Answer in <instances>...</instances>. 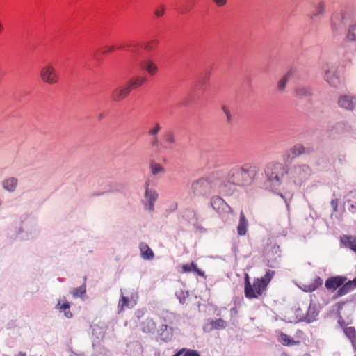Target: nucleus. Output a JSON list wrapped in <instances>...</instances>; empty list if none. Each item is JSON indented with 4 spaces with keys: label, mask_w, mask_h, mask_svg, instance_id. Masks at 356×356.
<instances>
[{
    "label": "nucleus",
    "mask_w": 356,
    "mask_h": 356,
    "mask_svg": "<svg viewBox=\"0 0 356 356\" xmlns=\"http://www.w3.org/2000/svg\"><path fill=\"white\" fill-rule=\"evenodd\" d=\"M274 275L275 271L268 270L264 277L254 278L253 283L250 285V293L244 292L245 297L248 299L258 298L266 291L267 286Z\"/></svg>",
    "instance_id": "obj_1"
},
{
    "label": "nucleus",
    "mask_w": 356,
    "mask_h": 356,
    "mask_svg": "<svg viewBox=\"0 0 356 356\" xmlns=\"http://www.w3.org/2000/svg\"><path fill=\"white\" fill-rule=\"evenodd\" d=\"M286 173V168L280 163H270L265 170L267 181L273 186H279Z\"/></svg>",
    "instance_id": "obj_2"
},
{
    "label": "nucleus",
    "mask_w": 356,
    "mask_h": 356,
    "mask_svg": "<svg viewBox=\"0 0 356 356\" xmlns=\"http://www.w3.org/2000/svg\"><path fill=\"white\" fill-rule=\"evenodd\" d=\"M250 167L247 165L235 166L228 172L229 182L234 185L244 186L248 184L250 177Z\"/></svg>",
    "instance_id": "obj_3"
},
{
    "label": "nucleus",
    "mask_w": 356,
    "mask_h": 356,
    "mask_svg": "<svg viewBox=\"0 0 356 356\" xmlns=\"http://www.w3.org/2000/svg\"><path fill=\"white\" fill-rule=\"evenodd\" d=\"M218 187L220 191L224 192V186L221 184L212 183L211 178H202L194 181L192 184L191 189L193 192L198 195H207L210 193L211 189Z\"/></svg>",
    "instance_id": "obj_4"
},
{
    "label": "nucleus",
    "mask_w": 356,
    "mask_h": 356,
    "mask_svg": "<svg viewBox=\"0 0 356 356\" xmlns=\"http://www.w3.org/2000/svg\"><path fill=\"white\" fill-rule=\"evenodd\" d=\"M41 81L47 85H56L60 81V75L52 63H47L40 70Z\"/></svg>",
    "instance_id": "obj_5"
},
{
    "label": "nucleus",
    "mask_w": 356,
    "mask_h": 356,
    "mask_svg": "<svg viewBox=\"0 0 356 356\" xmlns=\"http://www.w3.org/2000/svg\"><path fill=\"white\" fill-rule=\"evenodd\" d=\"M312 174V168L306 164L294 165L291 171L293 181L298 185L308 180Z\"/></svg>",
    "instance_id": "obj_6"
},
{
    "label": "nucleus",
    "mask_w": 356,
    "mask_h": 356,
    "mask_svg": "<svg viewBox=\"0 0 356 356\" xmlns=\"http://www.w3.org/2000/svg\"><path fill=\"white\" fill-rule=\"evenodd\" d=\"M309 152V149L302 144H296L285 152L284 154V161L286 163H290L295 158L304 154H308Z\"/></svg>",
    "instance_id": "obj_7"
},
{
    "label": "nucleus",
    "mask_w": 356,
    "mask_h": 356,
    "mask_svg": "<svg viewBox=\"0 0 356 356\" xmlns=\"http://www.w3.org/2000/svg\"><path fill=\"white\" fill-rule=\"evenodd\" d=\"M325 79L333 87H337L341 83V79L337 69L333 65H327L325 71Z\"/></svg>",
    "instance_id": "obj_8"
},
{
    "label": "nucleus",
    "mask_w": 356,
    "mask_h": 356,
    "mask_svg": "<svg viewBox=\"0 0 356 356\" xmlns=\"http://www.w3.org/2000/svg\"><path fill=\"white\" fill-rule=\"evenodd\" d=\"M149 183L147 182L145 184V198L147 201V204L145 205V209L150 211H154V203L158 199V193L155 190L149 188Z\"/></svg>",
    "instance_id": "obj_9"
},
{
    "label": "nucleus",
    "mask_w": 356,
    "mask_h": 356,
    "mask_svg": "<svg viewBox=\"0 0 356 356\" xmlns=\"http://www.w3.org/2000/svg\"><path fill=\"white\" fill-rule=\"evenodd\" d=\"M211 204L213 209L219 213L226 212L227 210L232 212L230 207L222 197L219 196L213 197L211 199Z\"/></svg>",
    "instance_id": "obj_10"
},
{
    "label": "nucleus",
    "mask_w": 356,
    "mask_h": 356,
    "mask_svg": "<svg viewBox=\"0 0 356 356\" xmlns=\"http://www.w3.org/2000/svg\"><path fill=\"white\" fill-rule=\"evenodd\" d=\"M131 90L127 83L122 86L116 88L112 92V98L115 102H121L130 94Z\"/></svg>",
    "instance_id": "obj_11"
},
{
    "label": "nucleus",
    "mask_w": 356,
    "mask_h": 356,
    "mask_svg": "<svg viewBox=\"0 0 356 356\" xmlns=\"http://www.w3.org/2000/svg\"><path fill=\"white\" fill-rule=\"evenodd\" d=\"M346 280V277L342 276L331 277L326 280L325 286L329 290H336L340 288Z\"/></svg>",
    "instance_id": "obj_12"
},
{
    "label": "nucleus",
    "mask_w": 356,
    "mask_h": 356,
    "mask_svg": "<svg viewBox=\"0 0 356 356\" xmlns=\"http://www.w3.org/2000/svg\"><path fill=\"white\" fill-rule=\"evenodd\" d=\"M17 185L18 179L14 177H8L2 181L3 188L9 193H13L16 190Z\"/></svg>",
    "instance_id": "obj_13"
},
{
    "label": "nucleus",
    "mask_w": 356,
    "mask_h": 356,
    "mask_svg": "<svg viewBox=\"0 0 356 356\" xmlns=\"http://www.w3.org/2000/svg\"><path fill=\"white\" fill-rule=\"evenodd\" d=\"M139 249L140 251V256L145 260H152L154 257V253L149 245L142 242L139 244Z\"/></svg>",
    "instance_id": "obj_14"
},
{
    "label": "nucleus",
    "mask_w": 356,
    "mask_h": 356,
    "mask_svg": "<svg viewBox=\"0 0 356 356\" xmlns=\"http://www.w3.org/2000/svg\"><path fill=\"white\" fill-rule=\"evenodd\" d=\"M356 288V277L353 280L344 282L337 291V296H342L352 291Z\"/></svg>",
    "instance_id": "obj_15"
},
{
    "label": "nucleus",
    "mask_w": 356,
    "mask_h": 356,
    "mask_svg": "<svg viewBox=\"0 0 356 356\" xmlns=\"http://www.w3.org/2000/svg\"><path fill=\"white\" fill-rule=\"evenodd\" d=\"M338 104L340 107L347 110H352L355 106L353 97H350L349 95L341 96L339 98Z\"/></svg>",
    "instance_id": "obj_16"
},
{
    "label": "nucleus",
    "mask_w": 356,
    "mask_h": 356,
    "mask_svg": "<svg viewBox=\"0 0 356 356\" xmlns=\"http://www.w3.org/2000/svg\"><path fill=\"white\" fill-rule=\"evenodd\" d=\"M277 340L280 343H281L283 346H292L295 345L300 344V341L299 340H294L290 336L284 334L283 332H280L277 337Z\"/></svg>",
    "instance_id": "obj_17"
},
{
    "label": "nucleus",
    "mask_w": 356,
    "mask_h": 356,
    "mask_svg": "<svg viewBox=\"0 0 356 356\" xmlns=\"http://www.w3.org/2000/svg\"><path fill=\"white\" fill-rule=\"evenodd\" d=\"M248 222L243 211L240 213L238 225L237 226V232L239 236H244L247 233Z\"/></svg>",
    "instance_id": "obj_18"
},
{
    "label": "nucleus",
    "mask_w": 356,
    "mask_h": 356,
    "mask_svg": "<svg viewBox=\"0 0 356 356\" xmlns=\"http://www.w3.org/2000/svg\"><path fill=\"white\" fill-rule=\"evenodd\" d=\"M140 328L144 333H154L156 329V324L152 318H147L141 323Z\"/></svg>",
    "instance_id": "obj_19"
},
{
    "label": "nucleus",
    "mask_w": 356,
    "mask_h": 356,
    "mask_svg": "<svg viewBox=\"0 0 356 356\" xmlns=\"http://www.w3.org/2000/svg\"><path fill=\"white\" fill-rule=\"evenodd\" d=\"M142 67L151 76L155 75L158 72V65L152 60L148 59L142 63Z\"/></svg>",
    "instance_id": "obj_20"
},
{
    "label": "nucleus",
    "mask_w": 356,
    "mask_h": 356,
    "mask_svg": "<svg viewBox=\"0 0 356 356\" xmlns=\"http://www.w3.org/2000/svg\"><path fill=\"white\" fill-rule=\"evenodd\" d=\"M227 322L222 318H218L216 320L212 321L209 325H207L204 328L208 332H210L213 330H221L224 329L227 327Z\"/></svg>",
    "instance_id": "obj_21"
},
{
    "label": "nucleus",
    "mask_w": 356,
    "mask_h": 356,
    "mask_svg": "<svg viewBox=\"0 0 356 356\" xmlns=\"http://www.w3.org/2000/svg\"><path fill=\"white\" fill-rule=\"evenodd\" d=\"M146 78L143 76H134L132 77L127 84L130 86L131 90H132L134 88H137L141 86L145 81Z\"/></svg>",
    "instance_id": "obj_22"
},
{
    "label": "nucleus",
    "mask_w": 356,
    "mask_h": 356,
    "mask_svg": "<svg viewBox=\"0 0 356 356\" xmlns=\"http://www.w3.org/2000/svg\"><path fill=\"white\" fill-rule=\"evenodd\" d=\"M182 269L184 273H191L193 271L201 277L204 276V273L202 270H200L194 262H191V264H183Z\"/></svg>",
    "instance_id": "obj_23"
},
{
    "label": "nucleus",
    "mask_w": 356,
    "mask_h": 356,
    "mask_svg": "<svg viewBox=\"0 0 356 356\" xmlns=\"http://www.w3.org/2000/svg\"><path fill=\"white\" fill-rule=\"evenodd\" d=\"M341 241L346 247L356 252V236H343Z\"/></svg>",
    "instance_id": "obj_24"
},
{
    "label": "nucleus",
    "mask_w": 356,
    "mask_h": 356,
    "mask_svg": "<svg viewBox=\"0 0 356 356\" xmlns=\"http://www.w3.org/2000/svg\"><path fill=\"white\" fill-rule=\"evenodd\" d=\"M70 302L67 300L63 301V303L60 301H58L56 308L60 310V312H64L65 316L70 318L72 317V313L70 310Z\"/></svg>",
    "instance_id": "obj_25"
},
{
    "label": "nucleus",
    "mask_w": 356,
    "mask_h": 356,
    "mask_svg": "<svg viewBox=\"0 0 356 356\" xmlns=\"http://www.w3.org/2000/svg\"><path fill=\"white\" fill-rule=\"evenodd\" d=\"M325 4L324 2L320 1V2L317 3L314 6V10L312 13V14L309 15V17L311 19H313L314 17L322 15L325 12Z\"/></svg>",
    "instance_id": "obj_26"
},
{
    "label": "nucleus",
    "mask_w": 356,
    "mask_h": 356,
    "mask_svg": "<svg viewBox=\"0 0 356 356\" xmlns=\"http://www.w3.org/2000/svg\"><path fill=\"white\" fill-rule=\"evenodd\" d=\"M343 332L350 341L352 346L356 343V330L354 327L345 326Z\"/></svg>",
    "instance_id": "obj_27"
},
{
    "label": "nucleus",
    "mask_w": 356,
    "mask_h": 356,
    "mask_svg": "<svg viewBox=\"0 0 356 356\" xmlns=\"http://www.w3.org/2000/svg\"><path fill=\"white\" fill-rule=\"evenodd\" d=\"M149 169H150L151 173L153 175H156L158 174H162L165 172V168L154 161H150Z\"/></svg>",
    "instance_id": "obj_28"
},
{
    "label": "nucleus",
    "mask_w": 356,
    "mask_h": 356,
    "mask_svg": "<svg viewBox=\"0 0 356 356\" xmlns=\"http://www.w3.org/2000/svg\"><path fill=\"white\" fill-rule=\"evenodd\" d=\"M296 93L298 97L304 98L312 95V90L307 86H298L296 89Z\"/></svg>",
    "instance_id": "obj_29"
},
{
    "label": "nucleus",
    "mask_w": 356,
    "mask_h": 356,
    "mask_svg": "<svg viewBox=\"0 0 356 356\" xmlns=\"http://www.w3.org/2000/svg\"><path fill=\"white\" fill-rule=\"evenodd\" d=\"M168 327L167 325H162L159 330L161 338L165 341L170 340L172 337L171 330H168Z\"/></svg>",
    "instance_id": "obj_30"
},
{
    "label": "nucleus",
    "mask_w": 356,
    "mask_h": 356,
    "mask_svg": "<svg viewBox=\"0 0 356 356\" xmlns=\"http://www.w3.org/2000/svg\"><path fill=\"white\" fill-rule=\"evenodd\" d=\"M291 76V72H288L277 83V89L280 92H283L286 86L289 79Z\"/></svg>",
    "instance_id": "obj_31"
},
{
    "label": "nucleus",
    "mask_w": 356,
    "mask_h": 356,
    "mask_svg": "<svg viewBox=\"0 0 356 356\" xmlns=\"http://www.w3.org/2000/svg\"><path fill=\"white\" fill-rule=\"evenodd\" d=\"M346 40L348 42L356 41V24L349 27Z\"/></svg>",
    "instance_id": "obj_32"
},
{
    "label": "nucleus",
    "mask_w": 356,
    "mask_h": 356,
    "mask_svg": "<svg viewBox=\"0 0 356 356\" xmlns=\"http://www.w3.org/2000/svg\"><path fill=\"white\" fill-rule=\"evenodd\" d=\"M159 44V40L156 39H152L149 41L146 42L144 44V49L150 51L153 49H154Z\"/></svg>",
    "instance_id": "obj_33"
},
{
    "label": "nucleus",
    "mask_w": 356,
    "mask_h": 356,
    "mask_svg": "<svg viewBox=\"0 0 356 356\" xmlns=\"http://www.w3.org/2000/svg\"><path fill=\"white\" fill-rule=\"evenodd\" d=\"M343 29V26L341 22H336L334 17H332V31L335 34H339L341 33V30Z\"/></svg>",
    "instance_id": "obj_34"
},
{
    "label": "nucleus",
    "mask_w": 356,
    "mask_h": 356,
    "mask_svg": "<svg viewBox=\"0 0 356 356\" xmlns=\"http://www.w3.org/2000/svg\"><path fill=\"white\" fill-rule=\"evenodd\" d=\"M86 291V286L83 284L81 286H79L77 288H74L71 293L74 298L76 297H81L82 295H83Z\"/></svg>",
    "instance_id": "obj_35"
},
{
    "label": "nucleus",
    "mask_w": 356,
    "mask_h": 356,
    "mask_svg": "<svg viewBox=\"0 0 356 356\" xmlns=\"http://www.w3.org/2000/svg\"><path fill=\"white\" fill-rule=\"evenodd\" d=\"M129 299L124 296H122L118 302V308L120 312L124 311L125 308L129 307Z\"/></svg>",
    "instance_id": "obj_36"
},
{
    "label": "nucleus",
    "mask_w": 356,
    "mask_h": 356,
    "mask_svg": "<svg viewBox=\"0 0 356 356\" xmlns=\"http://www.w3.org/2000/svg\"><path fill=\"white\" fill-rule=\"evenodd\" d=\"M164 140L166 143L172 145L175 141V136L171 131H168L165 133Z\"/></svg>",
    "instance_id": "obj_37"
},
{
    "label": "nucleus",
    "mask_w": 356,
    "mask_h": 356,
    "mask_svg": "<svg viewBox=\"0 0 356 356\" xmlns=\"http://www.w3.org/2000/svg\"><path fill=\"white\" fill-rule=\"evenodd\" d=\"M165 6L163 4L161 5H159L158 6L155 10H154V15L157 17H162L163 15H164V13L165 11Z\"/></svg>",
    "instance_id": "obj_38"
},
{
    "label": "nucleus",
    "mask_w": 356,
    "mask_h": 356,
    "mask_svg": "<svg viewBox=\"0 0 356 356\" xmlns=\"http://www.w3.org/2000/svg\"><path fill=\"white\" fill-rule=\"evenodd\" d=\"M244 280V292L250 293V291H251L250 285L252 284V283L250 281V277L248 273L245 275Z\"/></svg>",
    "instance_id": "obj_39"
},
{
    "label": "nucleus",
    "mask_w": 356,
    "mask_h": 356,
    "mask_svg": "<svg viewBox=\"0 0 356 356\" xmlns=\"http://www.w3.org/2000/svg\"><path fill=\"white\" fill-rule=\"evenodd\" d=\"M160 130H161V126L159 125V124L156 123L154 125L153 127H152L149 130L148 134L150 136H156L157 134L159 132Z\"/></svg>",
    "instance_id": "obj_40"
},
{
    "label": "nucleus",
    "mask_w": 356,
    "mask_h": 356,
    "mask_svg": "<svg viewBox=\"0 0 356 356\" xmlns=\"http://www.w3.org/2000/svg\"><path fill=\"white\" fill-rule=\"evenodd\" d=\"M321 284H322L321 280L320 279V277H317L315 280V284H312V285H310L309 286L308 291H313L316 290L318 288V286L321 285Z\"/></svg>",
    "instance_id": "obj_41"
},
{
    "label": "nucleus",
    "mask_w": 356,
    "mask_h": 356,
    "mask_svg": "<svg viewBox=\"0 0 356 356\" xmlns=\"http://www.w3.org/2000/svg\"><path fill=\"white\" fill-rule=\"evenodd\" d=\"M222 109L223 113L226 115L227 121L228 122H230L232 120V115H231L229 108L226 106H223Z\"/></svg>",
    "instance_id": "obj_42"
},
{
    "label": "nucleus",
    "mask_w": 356,
    "mask_h": 356,
    "mask_svg": "<svg viewBox=\"0 0 356 356\" xmlns=\"http://www.w3.org/2000/svg\"><path fill=\"white\" fill-rule=\"evenodd\" d=\"M184 353V356H200L197 351L191 349L185 348Z\"/></svg>",
    "instance_id": "obj_43"
},
{
    "label": "nucleus",
    "mask_w": 356,
    "mask_h": 356,
    "mask_svg": "<svg viewBox=\"0 0 356 356\" xmlns=\"http://www.w3.org/2000/svg\"><path fill=\"white\" fill-rule=\"evenodd\" d=\"M218 7H223L227 3V0H212Z\"/></svg>",
    "instance_id": "obj_44"
},
{
    "label": "nucleus",
    "mask_w": 356,
    "mask_h": 356,
    "mask_svg": "<svg viewBox=\"0 0 356 356\" xmlns=\"http://www.w3.org/2000/svg\"><path fill=\"white\" fill-rule=\"evenodd\" d=\"M296 337L298 339V340L300 341V339H303L304 333L302 330H298L296 333Z\"/></svg>",
    "instance_id": "obj_45"
},
{
    "label": "nucleus",
    "mask_w": 356,
    "mask_h": 356,
    "mask_svg": "<svg viewBox=\"0 0 356 356\" xmlns=\"http://www.w3.org/2000/svg\"><path fill=\"white\" fill-rule=\"evenodd\" d=\"M158 144H159V140H158L157 136H154V138L152 140V143H151L152 146H153V147L157 146Z\"/></svg>",
    "instance_id": "obj_46"
},
{
    "label": "nucleus",
    "mask_w": 356,
    "mask_h": 356,
    "mask_svg": "<svg viewBox=\"0 0 356 356\" xmlns=\"http://www.w3.org/2000/svg\"><path fill=\"white\" fill-rule=\"evenodd\" d=\"M338 323L341 325V327H343V329L344 328L345 326H346V325L345 324L344 320L342 319L341 317H340V319L338 321Z\"/></svg>",
    "instance_id": "obj_47"
},
{
    "label": "nucleus",
    "mask_w": 356,
    "mask_h": 356,
    "mask_svg": "<svg viewBox=\"0 0 356 356\" xmlns=\"http://www.w3.org/2000/svg\"><path fill=\"white\" fill-rule=\"evenodd\" d=\"M115 49V47L114 46H108L106 47V51L107 52H113Z\"/></svg>",
    "instance_id": "obj_48"
},
{
    "label": "nucleus",
    "mask_w": 356,
    "mask_h": 356,
    "mask_svg": "<svg viewBox=\"0 0 356 356\" xmlns=\"http://www.w3.org/2000/svg\"><path fill=\"white\" fill-rule=\"evenodd\" d=\"M18 356H26V354L25 353L20 352L19 353Z\"/></svg>",
    "instance_id": "obj_49"
},
{
    "label": "nucleus",
    "mask_w": 356,
    "mask_h": 356,
    "mask_svg": "<svg viewBox=\"0 0 356 356\" xmlns=\"http://www.w3.org/2000/svg\"><path fill=\"white\" fill-rule=\"evenodd\" d=\"M188 10H188V8H185V9H183V10H181V12L182 13H187Z\"/></svg>",
    "instance_id": "obj_50"
},
{
    "label": "nucleus",
    "mask_w": 356,
    "mask_h": 356,
    "mask_svg": "<svg viewBox=\"0 0 356 356\" xmlns=\"http://www.w3.org/2000/svg\"><path fill=\"white\" fill-rule=\"evenodd\" d=\"M1 205V201L0 200V206Z\"/></svg>",
    "instance_id": "obj_51"
}]
</instances>
